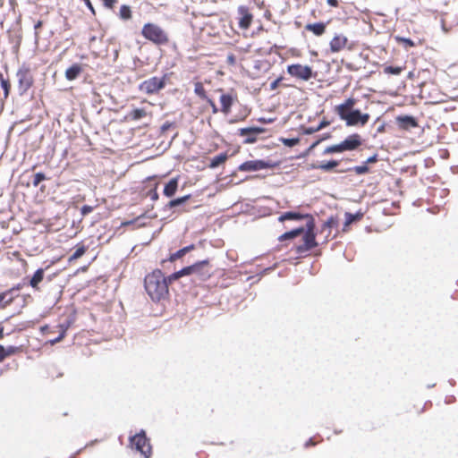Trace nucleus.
I'll return each instance as SVG.
<instances>
[{"label": "nucleus", "instance_id": "1", "mask_svg": "<svg viewBox=\"0 0 458 458\" xmlns=\"http://www.w3.org/2000/svg\"><path fill=\"white\" fill-rule=\"evenodd\" d=\"M288 220L300 221L306 220V225L293 229L286 232L278 237L279 242H284L286 240L294 239L301 234L304 233L302 238V243L294 246L295 253L299 256H302L313 248L318 246L316 242L315 234V220L314 217L310 214H301L300 212H284L279 217L278 221L284 223Z\"/></svg>", "mask_w": 458, "mask_h": 458}, {"label": "nucleus", "instance_id": "2", "mask_svg": "<svg viewBox=\"0 0 458 458\" xmlns=\"http://www.w3.org/2000/svg\"><path fill=\"white\" fill-rule=\"evenodd\" d=\"M144 284L148 294L154 301L165 299L169 293L167 280L160 269L147 275Z\"/></svg>", "mask_w": 458, "mask_h": 458}, {"label": "nucleus", "instance_id": "3", "mask_svg": "<svg viewBox=\"0 0 458 458\" xmlns=\"http://www.w3.org/2000/svg\"><path fill=\"white\" fill-rule=\"evenodd\" d=\"M141 35L145 39L157 46H165L170 41L168 33L159 25L152 22H148L143 25Z\"/></svg>", "mask_w": 458, "mask_h": 458}, {"label": "nucleus", "instance_id": "4", "mask_svg": "<svg viewBox=\"0 0 458 458\" xmlns=\"http://www.w3.org/2000/svg\"><path fill=\"white\" fill-rule=\"evenodd\" d=\"M166 80V74H165L163 77L153 76L143 81L139 85V89L146 95L157 94L165 87Z\"/></svg>", "mask_w": 458, "mask_h": 458}, {"label": "nucleus", "instance_id": "5", "mask_svg": "<svg viewBox=\"0 0 458 458\" xmlns=\"http://www.w3.org/2000/svg\"><path fill=\"white\" fill-rule=\"evenodd\" d=\"M130 443L136 451L140 452L144 456V458H150L152 454V447L144 430H141L140 433L131 437L130 438Z\"/></svg>", "mask_w": 458, "mask_h": 458}, {"label": "nucleus", "instance_id": "6", "mask_svg": "<svg viewBox=\"0 0 458 458\" xmlns=\"http://www.w3.org/2000/svg\"><path fill=\"white\" fill-rule=\"evenodd\" d=\"M287 73L297 80L307 81L314 77L312 68L310 65L293 64L287 66Z\"/></svg>", "mask_w": 458, "mask_h": 458}, {"label": "nucleus", "instance_id": "7", "mask_svg": "<svg viewBox=\"0 0 458 458\" xmlns=\"http://www.w3.org/2000/svg\"><path fill=\"white\" fill-rule=\"evenodd\" d=\"M16 75L21 94L26 93L32 87L34 82L30 69L23 65L18 70Z\"/></svg>", "mask_w": 458, "mask_h": 458}, {"label": "nucleus", "instance_id": "8", "mask_svg": "<svg viewBox=\"0 0 458 458\" xmlns=\"http://www.w3.org/2000/svg\"><path fill=\"white\" fill-rule=\"evenodd\" d=\"M68 327H69V325H64V324H58L54 327H51L49 326H44L41 327V332L46 336L52 335V334L55 332L58 333V335L56 337L48 339V342L52 345H54L57 343L61 342L64 338Z\"/></svg>", "mask_w": 458, "mask_h": 458}, {"label": "nucleus", "instance_id": "9", "mask_svg": "<svg viewBox=\"0 0 458 458\" xmlns=\"http://www.w3.org/2000/svg\"><path fill=\"white\" fill-rule=\"evenodd\" d=\"M192 274L197 275L202 281L209 279L212 275V267L208 259L196 262L192 265Z\"/></svg>", "mask_w": 458, "mask_h": 458}, {"label": "nucleus", "instance_id": "10", "mask_svg": "<svg viewBox=\"0 0 458 458\" xmlns=\"http://www.w3.org/2000/svg\"><path fill=\"white\" fill-rule=\"evenodd\" d=\"M357 103V99L354 98H348L342 104L335 106L334 111L338 114L341 120L344 121L345 117L350 115L354 110V106Z\"/></svg>", "mask_w": 458, "mask_h": 458}, {"label": "nucleus", "instance_id": "11", "mask_svg": "<svg viewBox=\"0 0 458 458\" xmlns=\"http://www.w3.org/2000/svg\"><path fill=\"white\" fill-rule=\"evenodd\" d=\"M370 116L369 114H363L359 109H355L350 113V115L345 117L344 122L348 126L361 125L364 126L368 123Z\"/></svg>", "mask_w": 458, "mask_h": 458}, {"label": "nucleus", "instance_id": "12", "mask_svg": "<svg viewBox=\"0 0 458 458\" xmlns=\"http://www.w3.org/2000/svg\"><path fill=\"white\" fill-rule=\"evenodd\" d=\"M239 14L238 26L242 30H248L251 26L253 21V14L250 11V8L245 5H239L237 8Z\"/></svg>", "mask_w": 458, "mask_h": 458}, {"label": "nucleus", "instance_id": "13", "mask_svg": "<svg viewBox=\"0 0 458 458\" xmlns=\"http://www.w3.org/2000/svg\"><path fill=\"white\" fill-rule=\"evenodd\" d=\"M363 140L359 133H352L341 141L343 152L358 149L362 145Z\"/></svg>", "mask_w": 458, "mask_h": 458}, {"label": "nucleus", "instance_id": "14", "mask_svg": "<svg viewBox=\"0 0 458 458\" xmlns=\"http://www.w3.org/2000/svg\"><path fill=\"white\" fill-rule=\"evenodd\" d=\"M265 132L264 128L260 127H248L239 129V135L245 137L244 143L251 144L257 141L258 136Z\"/></svg>", "mask_w": 458, "mask_h": 458}, {"label": "nucleus", "instance_id": "15", "mask_svg": "<svg viewBox=\"0 0 458 458\" xmlns=\"http://www.w3.org/2000/svg\"><path fill=\"white\" fill-rule=\"evenodd\" d=\"M349 39L344 34H335L329 42V48L332 53H338L346 47L351 49V47H348Z\"/></svg>", "mask_w": 458, "mask_h": 458}, {"label": "nucleus", "instance_id": "16", "mask_svg": "<svg viewBox=\"0 0 458 458\" xmlns=\"http://www.w3.org/2000/svg\"><path fill=\"white\" fill-rule=\"evenodd\" d=\"M267 167H269V165L263 160H250L242 163L239 166V170L243 172H250L259 171Z\"/></svg>", "mask_w": 458, "mask_h": 458}, {"label": "nucleus", "instance_id": "17", "mask_svg": "<svg viewBox=\"0 0 458 458\" xmlns=\"http://www.w3.org/2000/svg\"><path fill=\"white\" fill-rule=\"evenodd\" d=\"M396 122L399 128L405 131L418 126L416 119L409 115L398 116Z\"/></svg>", "mask_w": 458, "mask_h": 458}, {"label": "nucleus", "instance_id": "18", "mask_svg": "<svg viewBox=\"0 0 458 458\" xmlns=\"http://www.w3.org/2000/svg\"><path fill=\"white\" fill-rule=\"evenodd\" d=\"M233 101L234 99L231 94H222L220 97L221 112L225 114H230Z\"/></svg>", "mask_w": 458, "mask_h": 458}, {"label": "nucleus", "instance_id": "19", "mask_svg": "<svg viewBox=\"0 0 458 458\" xmlns=\"http://www.w3.org/2000/svg\"><path fill=\"white\" fill-rule=\"evenodd\" d=\"M305 30L312 32L317 37H320L326 32L327 24L324 22L308 23Z\"/></svg>", "mask_w": 458, "mask_h": 458}, {"label": "nucleus", "instance_id": "20", "mask_svg": "<svg viewBox=\"0 0 458 458\" xmlns=\"http://www.w3.org/2000/svg\"><path fill=\"white\" fill-rule=\"evenodd\" d=\"M178 183H179L178 177L172 178L165 185L164 191H163L164 195L168 197V198L173 197L175 194V192L177 191Z\"/></svg>", "mask_w": 458, "mask_h": 458}, {"label": "nucleus", "instance_id": "21", "mask_svg": "<svg viewBox=\"0 0 458 458\" xmlns=\"http://www.w3.org/2000/svg\"><path fill=\"white\" fill-rule=\"evenodd\" d=\"M82 67L80 64H73L65 71V78L68 81H74L81 73Z\"/></svg>", "mask_w": 458, "mask_h": 458}, {"label": "nucleus", "instance_id": "22", "mask_svg": "<svg viewBox=\"0 0 458 458\" xmlns=\"http://www.w3.org/2000/svg\"><path fill=\"white\" fill-rule=\"evenodd\" d=\"M44 278V269L38 268L34 275L32 276L31 279L30 280V285L35 289H38V284L42 282Z\"/></svg>", "mask_w": 458, "mask_h": 458}, {"label": "nucleus", "instance_id": "23", "mask_svg": "<svg viewBox=\"0 0 458 458\" xmlns=\"http://www.w3.org/2000/svg\"><path fill=\"white\" fill-rule=\"evenodd\" d=\"M339 165V161L337 160H330L328 162H322L318 165H313L312 167L315 169H319L324 172H329Z\"/></svg>", "mask_w": 458, "mask_h": 458}, {"label": "nucleus", "instance_id": "24", "mask_svg": "<svg viewBox=\"0 0 458 458\" xmlns=\"http://www.w3.org/2000/svg\"><path fill=\"white\" fill-rule=\"evenodd\" d=\"M189 275H192V265L185 267L182 268L181 270L173 273L172 275L169 276L168 279L170 282H172V281H175V280L179 279L182 276H189Z\"/></svg>", "mask_w": 458, "mask_h": 458}, {"label": "nucleus", "instance_id": "25", "mask_svg": "<svg viewBox=\"0 0 458 458\" xmlns=\"http://www.w3.org/2000/svg\"><path fill=\"white\" fill-rule=\"evenodd\" d=\"M228 158V155L226 153H221L216 157H214L210 160L209 167L210 168H216L219 166L220 165L224 164Z\"/></svg>", "mask_w": 458, "mask_h": 458}, {"label": "nucleus", "instance_id": "26", "mask_svg": "<svg viewBox=\"0 0 458 458\" xmlns=\"http://www.w3.org/2000/svg\"><path fill=\"white\" fill-rule=\"evenodd\" d=\"M145 116H147V112L144 108L133 109L127 115V117L132 121H138Z\"/></svg>", "mask_w": 458, "mask_h": 458}, {"label": "nucleus", "instance_id": "27", "mask_svg": "<svg viewBox=\"0 0 458 458\" xmlns=\"http://www.w3.org/2000/svg\"><path fill=\"white\" fill-rule=\"evenodd\" d=\"M194 248H195L194 244H191L189 246H186V247L177 250L175 253L171 255L170 260L174 261L175 259L182 258L186 253L194 250Z\"/></svg>", "mask_w": 458, "mask_h": 458}, {"label": "nucleus", "instance_id": "28", "mask_svg": "<svg viewBox=\"0 0 458 458\" xmlns=\"http://www.w3.org/2000/svg\"><path fill=\"white\" fill-rule=\"evenodd\" d=\"M17 351L18 348L14 346L4 348V346L0 345V361L4 360L6 357L14 354Z\"/></svg>", "mask_w": 458, "mask_h": 458}, {"label": "nucleus", "instance_id": "29", "mask_svg": "<svg viewBox=\"0 0 458 458\" xmlns=\"http://www.w3.org/2000/svg\"><path fill=\"white\" fill-rule=\"evenodd\" d=\"M194 93L203 100H205L206 98H208L207 96V92L204 88V85L200 81H197L194 83Z\"/></svg>", "mask_w": 458, "mask_h": 458}, {"label": "nucleus", "instance_id": "30", "mask_svg": "<svg viewBox=\"0 0 458 458\" xmlns=\"http://www.w3.org/2000/svg\"><path fill=\"white\" fill-rule=\"evenodd\" d=\"M362 216H363L362 213H356V214L346 213L344 227L349 226L351 224H352L355 221L360 220L362 218Z\"/></svg>", "mask_w": 458, "mask_h": 458}, {"label": "nucleus", "instance_id": "31", "mask_svg": "<svg viewBox=\"0 0 458 458\" xmlns=\"http://www.w3.org/2000/svg\"><path fill=\"white\" fill-rule=\"evenodd\" d=\"M0 84L4 89V98L6 99L10 93L11 83H10V81L8 79L4 78L2 73H0Z\"/></svg>", "mask_w": 458, "mask_h": 458}, {"label": "nucleus", "instance_id": "32", "mask_svg": "<svg viewBox=\"0 0 458 458\" xmlns=\"http://www.w3.org/2000/svg\"><path fill=\"white\" fill-rule=\"evenodd\" d=\"M13 298L11 295V291L0 293V306L5 308L13 301Z\"/></svg>", "mask_w": 458, "mask_h": 458}, {"label": "nucleus", "instance_id": "33", "mask_svg": "<svg viewBox=\"0 0 458 458\" xmlns=\"http://www.w3.org/2000/svg\"><path fill=\"white\" fill-rule=\"evenodd\" d=\"M404 66H391L386 65L384 67V73L386 74H391V75H399L403 70Z\"/></svg>", "mask_w": 458, "mask_h": 458}, {"label": "nucleus", "instance_id": "34", "mask_svg": "<svg viewBox=\"0 0 458 458\" xmlns=\"http://www.w3.org/2000/svg\"><path fill=\"white\" fill-rule=\"evenodd\" d=\"M87 250V248L84 244H79L77 246L76 250L73 252V254L69 258V260H75L82 257Z\"/></svg>", "mask_w": 458, "mask_h": 458}, {"label": "nucleus", "instance_id": "35", "mask_svg": "<svg viewBox=\"0 0 458 458\" xmlns=\"http://www.w3.org/2000/svg\"><path fill=\"white\" fill-rule=\"evenodd\" d=\"M190 198H191V195H185V196L172 199L167 203V207L169 208H175L181 204L185 203Z\"/></svg>", "mask_w": 458, "mask_h": 458}, {"label": "nucleus", "instance_id": "36", "mask_svg": "<svg viewBox=\"0 0 458 458\" xmlns=\"http://www.w3.org/2000/svg\"><path fill=\"white\" fill-rule=\"evenodd\" d=\"M119 16L123 20H130L131 18V10L128 5H122L119 11Z\"/></svg>", "mask_w": 458, "mask_h": 458}, {"label": "nucleus", "instance_id": "37", "mask_svg": "<svg viewBox=\"0 0 458 458\" xmlns=\"http://www.w3.org/2000/svg\"><path fill=\"white\" fill-rule=\"evenodd\" d=\"M342 152H343V150H342L341 143H338V144L331 145V146L326 148L323 151V154L327 155V154L342 153Z\"/></svg>", "mask_w": 458, "mask_h": 458}, {"label": "nucleus", "instance_id": "38", "mask_svg": "<svg viewBox=\"0 0 458 458\" xmlns=\"http://www.w3.org/2000/svg\"><path fill=\"white\" fill-rule=\"evenodd\" d=\"M352 170L354 171L356 174H364L369 172V168L365 163L361 165L354 166Z\"/></svg>", "mask_w": 458, "mask_h": 458}, {"label": "nucleus", "instance_id": "39", "mask_svg": "<svg viewBox=\"0 0 458 458\" xmlns=\"http://www.w3.org/2000/svg\"><path fill=\"white\" fill-rule=\"evenodd\" d=\"M157 187L158 182H157L153 189L149 190L147 193V196L150 198L151 200L157 201L159 198L158 192H157Z\"/></svg>", "mask_w": 458, "mask_h": 458}, {"label": "nucleus", "instance_id": "40", "mask_svg": "<svg viewBox=\"0 0 458 458\" xmlns=\"http://www.w3.org/2000/svg\"><path fill=\"white\" fill-rule=\"evenodd\" d=\"M46 179L47 177L43 173H37L33 177L32 185L38 187V184Z\"/></svg>", "mask_w": 458, "mask_h": 458}, {"label": "nucleus", "instance_id": "41", "mask_svg": "<svg viewBox=\"0 0 458 458\" xmlns=\"http://www.w3.org/2000/svg\"><path fill=\"white\" fill-rule=\"evenodd\" d=\"M395 40L399 43H403L405 47H412L415 46L414 42L410 38L397 36L395 37Z\"/></svg>", "mask_w": 458, "mask_h": 458}, {"label": "nucleus", "instance_id": "42", "mask_svg": "<svg viewBox=\"0 0 458 458\" xmlns=\"http://www.w3.org/2000/svg\"><path fill=\"white\" fill-rule=\"evenodd\" d=\"M205 101H206V102L208 104V106L211 107V109H212V113H213V114H216V113H218V111H219V110H218V108H217V106H216V103L214 102V100H213V99H211V98H206V99H205Z\"/></svg>", "mask_w": 458, "mask_h": 458}, {"label": "nucleus", "instance_id": "43", "mask_svg": "<svg viewBox=\"0 0 458 458\" xmlns=\"http://www.w3.org/2000/svg\"><path fill=\"white\" fill-rule=\"evenodd\" d=\"M94 210V208L89 205H84L81 208V213L83 216H87L88 214L91 213Z\"/></svg>", "mask_w": 458, "mask_h": 458}, {"label": "nucleus", "instance_id": "44", "mask_svg": "<svg viewBox=\"0 0 458 458\" xmlns=\"http://www.w3.org/2000/svg\"><path fill=\"white\" fill-rule=\"evenodd\" d=\"M226 63L228 65L233 66L236 64V56L233 54H229L226 57Z\"/></svg>", "mask_w": 458, "mask_h": 458}, {"label": "nucleus", "instance_id": "45", "mask_svg": "<svg viewBox=\"0 0 458 458\" xmlns=\"http://www.w3.org/2000/svg\"><path fill=\"white\" fill-rule=\"evenodd\" d=\"M118 0H103V4L108 9H113Z\"/></svg>", "mask_w": 458, "mask_h": 458}, {"label": "nucleus", "instance_id": "46", "mask_svg": "<svg viewBox=\"0 0 458 458\" xmlns=\"http://www.w3.org/2000/svg\"><path fill=\"white\" fill-rule=\"evenodd\" d=\"M378 156L377 154H374L372 157H369L364 163L368 165L369 164H373L377 162Z\"/></svg>", "mask_w": 458, "mask_h": 458}, {"label": "nucleus", "instance_id": "47", "mask_svg": "<svg viewBox=\"0 0 458 458\" xmlns=\"http://www.w3.org/2000/svg\"><path fill=\"white\" fill-rule=\"evenodd\" d=\"M43 26V21H38L36 22V24L34 25V29H35V36L36 38H38V30Z\"/></svg>", "mask_w": 458, "mask_h": 458}, {"label": "nucleus", "instance_id": "48", "mask_svg": "<svg viewBox=\"0 0 458 458\" xmlns=\"http://www.w3.org/2000/svg\"><path fill=\"white\" fill-rule=\"evenodd\" d=\"M282 81V77L277 78L270 84V89L275 90L277 89L280 81Z\"/></svg>", "mask_w": 458, "mask_h": 458}, {"label": "nucleus", "instance_id": "49", "mask_svg": "<svg viewBox=\"0 0 458 458\" xmlns=\"http://www.w3.org/2000/svg\"><path fill=\"white\" fill-rule=\"evenodd\" d=\"M329 124H330L329 121L323 119L317 127H318V131H320L323 128L327 127Z\"/></svg>", "mask_w": 458, "mask_h": 458}, {"label": "nucleus", "instance_id": "50", "mask_svg": "<svg viewBox=\"0 0 458 458\" xmlns=\"http://www.w3.org/2000/svg\"><path fill=\"white\" fill-rule=\"evenodd\" d=\"M324 139H318L315 142H313L310 148H308L307 152H310L312 149H314Z\"/></svg>", "mask_w": 458, "mask_h": 458}, {"label": "nucleus", "instance_id": "51", "mask_svg": "<svg viewBox=\"0 0 458 458\" xmlns=\"http://www.w3.org/2000/svg\"><path fill=\"white\" fill-rule=\"evenodd\" d=\"M83 1H84L85 4L88 6V8L90 10V12H91L93 14H95V13H95V9H94V7H93V5H92V4H91L90 0H83Z\"/></svg>", "mask_w": 458, "mask_h": 458}, {"label": "nucleus", "instance_id": "52", "mask_svg": "<svg viewBox=\"0 0 458 458\" xmlns=\"http://www.w3.org/2000/svg\"><path fill=\"white\" fill-rule=\"evenodd\" d=\"M317 131H318V127H310V128H308V129L305 131V132H306L307 134H311V133H314V132H317Z\"/></svg>", "mask_w": 458, "mask_h": 458}, {"label": "nucleus", "instance_id": "53", "mask_svg": "<svg viewBox=\"0 0 458 458\" xmlns=\"http://www.w3.org/2000/svg\"><path fill=\"white\" fill-rule=\"evenodd\" d=\"M327 2L332 7H337L338 6V1L337 0H327Z\"/></svg>", "mask_w": 458, "mask_h": 458}, {"label": "nucleus", "instance_id": "54", "mask_svg": "<svg viewBox=\"0 0 458 458\" xmlns=\"http://www.w3.org/2000/svg\"><path fill=\"white\" fill-rule=\"evenodd\" d=\"M316 445V442L313 441L312 438L309 439L306 443H305V447H309V446H313Z\"/></svg>", "mask_w": 458, "mask_h": 458}, {"label": "nucleus", "instance_id": "55", "mask_svg": "<svg viewBox=\"0 0 458 458\" xmlns=\"http://www.w3.org/2000/svg\"><path fill=\"white\" fill-rule=\"evenodd\" d=\"M425 410V405L424 404H420L418 409L416 410V413L417 414H420L421 412H423Z\"/></svg>", "mask_w": 458, "mask_h": 458}, {"label": "nucleus", "instance_id": "56", "mask_svg": "<svg viewBox=\"0 0 458 458\" xmlns=\"http://www.w3.org/2000/svg\"><path fill=\"white\" fill-rule=\"evenodd\" d=\"M288 141H289V145L293 146V145H294L297 142V140H293H293H289Z\"/></svg>", "mask_w": 458, "mask_h": 458}, {"label": "nucleus", "instance_id": "57", "mask_svg": "<svg viewBox=\"0 0 458 458\" xmlns=\"http://www.w3.org/2000/svg\"><path fill=\"white\" fill-rule=\"evenodd\" d=\"M323 226H324V227L330 228V227H331V225H330V222H329V221L326 222V223L323 225Z\"/></svg>", "mask_w": 458, "mask_h": 458}, {"label": "nucleus", "instance_id": "58", "mask_svg": "<svg viewBox=\"0 0 458 458\" xmlns=\"http://www.w3.org/2000/svg\"><path fill=\"white\" fill-rule=\"evenodd\" d=\"M13 256H16V257H17V258H19V259H20V257H21V253H20L19 251H14V252H13Z\"/></svg>", "mask_w": 458, "mask_h": 458}, {"label": "nucleus", "instance_id": "59", "mask_svg": "<svg viewBox=\"0 0 458 458\" xmlns=\"http://www.w3.org/2000/svg\"><path fill=\"white\" fill-rule=\"evenodd\" d=\"M4 337V328L0 327V339Z\"/></svg>", "mask_w": 458, "mask_h": 458}, {"label": "nucleus", "instance_id": "60", "mask_svg": "<svg viewBox=\"0 0 458 458\" xmlns=\"http://www.w3.org/2000/svg\"><path fill=\"white\" fill-rule=\"evenodd\" d=\"M131 224H132V221H129V222L123 223V225H131Z\"/></svg>", "mask_w": 458, "mask_h": 458}, {"label": "nucleus", "instance_id": "61", "mask_svg": "<svg viewBox=\"0 0 458 458\" xmlns=\"http://www.w3.org/2000/svg\"><path fill=\"white\" fill-rule=\"evenodd\" d=\"M330 138V134L328 133L324 139H328Z\"/></svg>", "mask_w": 458, "mask_h": 458}]
</instances>
